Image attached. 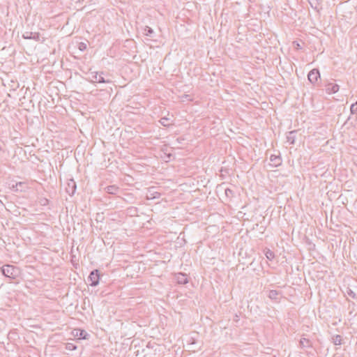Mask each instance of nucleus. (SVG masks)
<instances>
[{
	"mask_svg": "<svg viewBox=\"0 0 357 357\" xmlns=\"http://www.w3.org/2000/svg\"><path fill=\"white\" fill-rule=\"evenodd\" d=\"M340 89V86L337 84L328 82L325 84L326 92L328 94L335 93Z\"/></svg>",
	"mask_w": 357,
	"mask_h": 357,
	"instance_id": "nucleus-6",
	"label": "nucleus"
},
{
	"mask_svg": "<svg viewBox=\"0 0 357 357\" xmlns=\"http://www.w3.org/2000/svg\"><path fill=\"white\" fill-rule=\"evenodd\" d=\"M100 278V273L99 270L95 269L92 271L88 277V280L90 282L89 284L92 287L97 286L99 284Z\"/></svg>",
	"mask_w": 357,
	"mask_h": 357,
	"instance_id": "nucleus-2",
	"label": "nucleus"
},
{
	"mask_svg": "<svg viewBox=\"0 0 357 357\" xmlns=\"http://www.w3.org/2000/svg\"><path fill=\"white\" fill-rule=\"evenodd\" d=\"M355 119L357 120V115L356 116Z\"/></svg>",
	"mask_w": 357,
	"mask_h": 357,
	"instance_id": "nucleus-27",
	"label": "nucleus"
},
{
	"mask_svg": "<svg viewBox=\"0 0 357 357\" xmlns=\"http://www.w3.org/2000/svg\"><path fill=\"white\" fill-rule=\"evenodd\" d=\"M105 190L108 194L116 195L120 190V188L118 186L115 185H112L107 186L105 188Z\"/></svg>",
	"mask_w": 357,
	"mask_h": 357,
	"instance_id": "nucleus-11",
	"label": "nucleus"
},
{
	"mask_svg": "<svg viewBox=\"0 0 357 357\" xmlns=\"http://www.w3.org/2000/svg\"><path fill=\"white\" fill-rule=\"evenodd\" d=\"M77 332H79V336L82 337V338L84 339L85 337H82L84 333H86V332L84 330H77Z\"/></svg>",
	"mask_w": 357,
	"mask_h": 357,
	"instance_id": "nucleus-24",
	"label": "nucleus"
},
{
	"mask_svg": "<svg viewBox=\"0 0 357 357\" xmlns=\"http://www.w3.org/2000/svg\"><path fill=\"white\" fill-rule=\"evenodd\" d=\"M93 83L97 82V83H106L109 82V81H106L105 78L101 75H98L97 72H93L91 73V81Z\"/></svg>",
	"mask_w": 357,
	"mask_h": 357,
	"instance_id": "nucleus-7",
	"label": "nucleus"
},
{
	"mask_svg": "<svg viewBox=\"0 0 357 357\" xmlns=\"http://www.w3.org/2000/svg\"><path fill=\"white\" fill-rule=\"evenodd\" d=\"M144 33L147 36L151 37L153 33V30L151 27L146 26L144 29Z\"/></svg>",
	"mask_w": 357,
	"mask_h": 357,
	"instance_id": "nucleus-18",
	"label": "nucleus"
},
{
	"mask_svg": "<svg viewBox=\"0 0 357 357\" xmlns=\"http://www.w3.org/2000/svg\"><path fill=\"white\" fill-rule=\"evenodd\" d=\"M76 189H77L76 182L73 178L69 179L67 181L66 186V192L70 196H73L75 194Z\"/></svg>",
	"mask_w": 357,
	"mask_h": 357,
	"instance_id": "nucleus-5",
	"label": "nucleus"
},
{
	"mask_svg": "<svg viewBox=\"0 0 357 357\" xmlns=\"http://www.w3.org/2000/svg\"><path fill=\"white\" fill-rule=\"evenodd\" d=\"M307 79L310 83L319 85L318 81L320 79V73L317 68L311 70L307 75Z\"/></svg>",
	"mask_w": 357,
	"mask_h": 357,
	"instance_id": "nucleus-3",
	"label": "nucleus"
},
{
	"mask_svg": "<svg viewBox=\"0 0 357 357\" xmlns=\"http://www.w3.org/2000/svg\"><path fill=\"white\" fill-rule=\"evenodd\" d=\"M160 123H161V125L165 127H167L171 124L169 123V119L166 117L161 118V119L160 120Z\"/></svg>",
	"mask_w": 357,
	"mask_h": 357,
	"instance_id": "nucleus-19",
	"label": "nucleus"
},
{
	"mask_svg": "<svg viewBox=\"0 0 357 357\" xmlns=\"http://www.w3.org/2000/svg\"><path fill=\"white\" fill-rule=\"evenodd\" d=\"M1 271L5 277L11 280L17 278L20 275L19 268L10 264L3 265L1 268Z\"/></svg>",
	"mask_w": 357,
	"mask_h": 357,
	"instance_id": "nucleus-1",
	"label": "nucleus"
},
{
	"mask_svg": "<svg viewBox=\"0 0 357 357\" xmlns=\"http://www.w3.org/2000/svg\"><path fill=\"white\" fill-rule=\"evenodd\" d=\"M342 337L340 335H336L332 337V342L335 345L342 344Z\"/></svg>",
	"mask_w": 357,
	"mask_h": 357,
	"instance_id": "nucleus-14",
	"label": "nucleus"
},
{
	"mask_svg": "<svg viewBox=\"0 0 357 357\" xmlns=\"http://www.w3.org/2000/svg\"><path fill=\"white\" fill-rule=\"evenodd\" d=\"M225 193L226 197L229 199L234 197L235 195L234 191L228 188L225 189Z\"/></svg>",
	"mask_w": 357,
	"mask_h": 357,
	"instance_id": "nucleus-17",
	"label": "nucleus"
},
{
	"mask_svg": "<svg viewBox=\"0 0 357 357\" xmlns=\"http://www.w3.org/2000/svg\"><path fill=\"white\" fill-rule=\"evenodd\" d=\"M299 347L301 349H308L312 347V342L304 337H302L299 341Z\"/></svg>",
	"mask_w": 357,
	"mask_h": 357,
	"instance_id": "nucleus-8",
	"label": "nucleus"
},
{
	"mask_svg": "<svg viewBox=\"0 0 357 357\" xmlns=\"http://www.w3.org/2000/svg\"><path fill=\"white\" fill-rule=\"evenodd\" d=\"M176 280L178 284H185L188 282V275L185 273H178L176 275Z\"/></svg>",
	"mask_w": 357,
	"mask_h": 357,
	"instance_id": "nucleus-9",
	"label": "nucleus"
},
{
	"mask_svg": "<svg viewBox=\"0 0 357 357\" xmlns=\"http://www.w3.org/2000/svg\"><path fill=\"white\" fill-rule=\"evenodd\" d=\"M270 160L273 163L272 165L275 167L280 166L282 164V158L280 155H271Z\"/></svg>",
	"mask_w": 357,
	"mask_h": 357,
	"instance_id": "nucleus-10",
	"label": "nucleus"
},
{
	"mask_svg": "<svg viewBox=\"0 0 357 357\" xmlns=\"http://www.w3.org/2000/svg\"><path fill=\"white\" fill-rule=\"evenodd\" d=\"M312 8H317V5L319 4V0H308Z\"/></svg>",
	"mask_w": 357,
	"mask_h": 357,
	"instance_id": "nucleus-21",
	"label": "nucleus"
},
{
	"mask_svg": "<svg viewBox=\"0 0 357 357\" xmlns=\"http://www.w3.org/2000/svg\"><path fill=\"white\" fill-rule=\"evenodd\" d=\"M279 292L276 290H270L268 293V298L271 300H278Z\"/></svg>",
	"mask_w": 357,
	"mask_h": 357,
	"instance_id": "nucleus-13",
	"label": "nucleus"
},
{
	"mask_svg": "<svg viewBox=\"0 0 357 357\" xmlns=\"http://www.w3.org/2000/svg\"><path fill=\"white\" fill-rule=\"evenodd\" d=\"M65 349L68 351H74L77 349V345L71 342H67L64 344Z\"/></svg>",
	"mask_w": 357,
	"mask_h": 357,
	"instance_id": "nucleus-16",
	"label": "nucleus"
},
{
	"mask_svg": "<svg viewBox=\"0 0 357 357\" xmlns=\"http://www.w3.org/2000/svg\"><path fill=\"white\" fill-rule=\"evenodd\" d=\"M350 112H351V114H357V101L351 105Z\"/></svg>",
	"mask_w": 357,
	"mask_h": 357,
	"instance_id": "nucleus-20",
	"label": "nucleus"
},
{
	"mask_svg": "<svg viewBox=\"0 0 357 357\" xmlns=\"http://www.w3.org/2000/svg\"><path fill=\"white\" fill-rule=\"evenodd\" d=\"M296 131L293 130L288 132L287 135V142L289 144H294L296 139Z\"/></svg>",
	"mask_w": 357,
	"mask_h": 357,
	"instance_id": "nucleus-12",
	"label": "nucleus"
},
{
	"mask_svg": "<svg viewBox=\"0 0 357 357\" xmlns=\"http://www.w3.org/2000/svg\"><path fill=\"white\" fill-rule=\"evenodd\" d=\"M338 357H343V356H338Z\"/></svg>",
	"mask_w": 357,
	"mask_h": 357,
	"instance_id": "nucleus-28",
	"label": "nucleus"
},
{
	"mask_svg": "<svg viewBox=\"0 0 357 357\" xmlns=\"http://www.w3.org/2000/svg\"><path fill=\"white\" fill-rule=\"evenodd\" d=\"M17 185H22V183L20 182L19 183H17Z\"/></svg>",
	"mask_w": 357,
	"mask_h": 357,
	"instance_id": "nucleus-26",
	"label": "nucleus"
},
{
	"mask_svg": "<svg viewBox=\"0 0 357 357\" xmlns=\"http://www.w3.org/2000/svg\"><path fill=\"white\" fill-rule=\"evenodd\" d=\"M79 335V332H76V334H75V336H78Z\"/></svg>",
	"mask_w": 357,
	"mask_h": 357,
	"instance_id": "nucleus-25",
	"label": "nucleus"
},
{
	"mask_svg": "<svg viewBox=\"0 0 357 357\" xmlns=\"http://www.w3.org/2000/svg\"><path fill=\"white\" fill-rule=\"evenodd\" d=\"M78 49L80 51H84L86 49V45L84 43H79L78 45Z\"/></svg>",
	"mask_w": 357,
	"mask_h": 357,
	"instance_id": "nucleus-22",
	"label": "nucleus"
},
{
	"mask_svg": "<svg viewBox=\"0 0 357 357\" xmlns=\"http://www.w3.org/2000/svg\"><path fill=\"white\" fill-rule=\"evenodd\" d=\"M22 37L24 39H33L36 41L43 43L45 41V38H43V39H40V34L38 32H31V31H26L23 33Z\"/></svg>",
	"mask_w": 357,
	"mask_h": 357,
	"instance_id": "nucleus-4",
	"label": "nucleus"
},
{
	"mask_svg": "<svg viewBox=\"0 0 357 357\" xmlns=\"http://www.w3.org/2000/svg\"><path fill=\"white\" fill-rule=\"evenodd\" d=\"M264 254H265L266 257L270 261L273 260L275 257L274 252L269 249H266L265 250Z\"/></svg>",
	"mask_w": 357,
	"mask_h": 357,
	"instance_id": "nucleus-15",
	"label": "nucleus"
},
{
	"mask_svg": "<svg viewBox=\"0 0 357 357\" xmlns=\"http://www.w3.org/2000/svg\"><path fill=\"white\" fill-rule=\"evenodd\" d=\"M347 294L349 296H350L351 297H352L353 298H356V294L351 289H349L347 291Z\"/></svg>",
	"mask_w": 357,
	"mask_h": 357,
	"instance_id": "nucleus-23",
	"label": "nucleus"
}]
</instances>
